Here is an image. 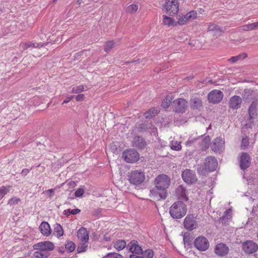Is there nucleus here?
<instances>
[{
    "mask_svg": "<svg viewBox=\"0 0 258 258\" xmlns=\"http://www.w3.org/2000/svg\"><path fill=\"white\" fill-rule=\"evenodd\" d=\"M187 212L186 205L183 201L174 202L170 207L169 213L173 219H181Z\"/></svg>",
    "mask_w": 258,
    "mask_h": 258,
    "instance_id": "f257e3e1",
    "label": "nucleus"
},
{
    "mask_svg": "<svg viewBox=\"0 0 258 258\" xmlns=\"http://www.w3.org/2000/svg\"><path fill=\"white\" fill-rule=\"evenodd\" d=\"M140 158L139 153L134 149L125 150L122 155V158L126 163H134L137 162Z\"/></svg>",
    "mask_w": 258,
    "mask_h": 258,
    "instance_id": "f03ea898",
    "label": "nucleus"
},
{
    "mask_svg": "<svg viewBox=\"0 0 258 258\" xmlns=\"http://www.w3.org/2000/svg\"><path fill=\"white\" fill-rule=\"evenodd\" d=\"M155 186L150 190V196L154 200L161 199V174H159L154 180Z\"/></svg>",
    "mask_w": 258,
    "mask_h": 258,
    "instance_id": "7ed1b4c3",
    "label": "nucleus"
},
{
    "mask_svg": "<svg viewBox=\"0 0 258 258\" xmlns=\"http://www.w3.org/2000/svg\"><path fill=\"white\" fill-rule=\"evenodd\" d=\"M128 179L131 183L139 185L144 181L145 175L141 171H132L128 176Z\"/></svg>",
    "mask_w": 258,
    "mask_h": 258,
    "instance_id": "20e7f679",
    "label": "nucleus"
},
{
    "mask_svg": "<svg viewBox=\"0 0 258 258\" xmlns=\"http://www.w3.org/2000/svg\"><path fill=\"white\" fill-rule=\"evenodd\" d=\"M164 9L167 14L176 15L179 11V6L177 0H166L164 5Z\"/></svg>",
    "mask_w": 258,
    "mask_h": 258,
    "instance_id": "39448f33",
    "label": "nucleus"
},
{
    "mask_svg": "<svg viewBox=\"0 0 258 258\" xmlns=\"http://www.w3.org/2000/svg\"><path fill=\"white\" fill-rule=\"evenodd\" d=\"M195 247L200 251H206L209 248V242L204 236H200L196 238L194 241Z\"/></svg>",
    "mask_w": 258,
    "mask_h": 258,
    "instance_id": "423d86ee",
    "label": "nucleus"
},
{
    "mask_svg": "<svg viewBox=\"0 0 258 258\" xmlns=\"http://www.w3.org/2000/svg\"><path fill=\"white\" fill-rule=\"evenodd\" d=\"M204 170L207 172H212L215 171L218 166V161L216 158L214 156L207 157L204 163Z\"/></svg>",
    "mask_w": 258,
    "mask_h": 258,
    "instance_id": "0eeeda50",
    "label": "nucleus"
},
{
    "mask_svg": "<svg viewBox=\"0 0 258 258\" xmlns=\"http://www.w3.org/2000/svg\"><path fill=\"white\" fill-rule=\"evenodd\" d=\"M183 226L185 229L189 231L196 229L198 227V223L196 220V217L194 215H187L184 220Z\"/></svg>",
    "mask_w": 258,
    "mask_h": 258,
    "instance_id": "6e6552de",
    "label": "nucleus"
},
{
    "mask_svg": "<svg viewBox=\"0 0 258 258\" xmlns=\"http://www.w3.org/2000/svg\"><path fill=\"white\" fill-rule=\"evenodd\" d=\"M33 248L34 249L41 250L45 253H49L47 251L53 250L54 248V245L52 242L45 241L35 244Z\"/></svg>",
    "mask_w": 258,
    "mask_h": 258,
    "instance_id": "1a4fd4ad",
    "label": "nucleus"
},
{
    "mask_svg": "<svg viewBox=\"0 0 258 258\" xmlns=\"http://www.w3.org/2000/svg\"><path fill=\"white\" fill-rule=\"evenodd\" d=\"M181 176L183 181L188 184L194 183L197 180L195 172L190 169L184 170L182 173Z\"/></svg>",
    "mask_w": 258,
    "mask_h": 258,
    "instance_id": "9d476101",
    "label": "nucleus"
},
{
    "mask_svg": "<svg viewBox=\"0 0 258 258\" xmlns=\"http://www.w3.org/2000/svg\"><path fill=\"white\" fill-rule=\"evenodd\" d=\"M223 97V94L222 91L218 90H214L210 92L208 95V99L210 102L212 103H218Z\"/></svg>",
    "mask_w": 258,
    "mask_h": 258,
    "instance_id": "9b49d317",
    "label": "nucleus"
},
{
    "mask_svg": "<svg viewBox=\"0 0 258 258\" xmlns=\"http://www.w3.org/2000/svg\"><path fill=\"white\" fill-rule=\"evenodd\" d=\"M242 248L246 253H253L258 249V245L252 240H247L243 243Z\"/></svg>",
    "mask_w": 258,
    "mask_h": 258,
    "instance_id": "f8f14e48",
    "label": "nucleus"
},
{
    "mask_svg": "<svg viewBox=\"0 0 258 258\" xmlns=\"http://www.w3.org/2000/svg\"><path fill=\"white\" fill-rule=\"evenodd\" d=\"M187 102L184 99L178 98L173 101L174 110L176 112L183 113L185 111Z\"/></svg>",
    "mask_w": 258,
    "mask_h": 258,
    "instance_id": "ddd939ff",
    "label": "nucleus"
},
{
    "mask_svg": "<svg viewBox=\"0 0 258 258\" xmlns=\"http://www.w3.org/2000/svg\"><path fill=\"white\" fill-rule=\"evenodd\" d=\"M171 183L170 178L167 175L162 174V200L165 199L168 194L167 189L169 188Z\"/></svg>",
    "mask_w": 258,
    "mask_h": 258,
    "instance_id": "4468645a",
    "label": "nucleus"
},
{
    "mask_svg": "<svg viewBox=\"0 0 258 258\" xmlns=\"http://www.w3.org/2000/svg\"><path fill=\"white\" fill-rule=\"evenodd\" d=\"M229 252V247L226 244L220 243L217 244L215 248V253L220 256L226 255Z\"/></svg>",
    "mask_w": 258,
    "mask_h": 258,
    "instance_id": "2eb2a0df",
    "label": "nucleus"
},
{
    "mask_svg": "<svg viewBox=\"0 0 258 258\" xmlns=\"http://www.w3.org/2000/svg\"><path fill=\"white\" fill-rule=\"evenodd\" d=\"M224 141L220 137L216 138L211 144V148L214 152L221 151L224 146Z\"/></svg>",
    "mask_w": 258,
    "mask_h": 258,
    "instance_id": "dca6fc26",
    "label": "nucleus"
},
{
    "mask_svg": "<svg viewBox=\"0 0 258 258\" xmlns=\"http://www.w3.org/2000/svg\"><path fill=\"white\" fill-rule=\"evenodd\" d=\"M176 196L178 200H182L183 201H187L188 200L186 188L182 185L178 186L176 188Z\"/></svg>",
    "mask_w": 258,
    "mask_h": 258,
    "instance_id": "f3484780",
    "label": "nucleus"
},
{
    "mask_svg": "<svg viewBox=\"0 0 258 258\" xmlns=\"http://www.w3.org/2000/svg\"><path fill=\"white\" fill-rule=\"evenodd\" d=\"M241 98L239 96L234 95L230 98L229 106L233 110L237 109L241 107Z\"/></svg>",
    "mask_w": 258,
    "mask_h": 258,
    "instance_id": "a211bd4d",
    "label": "nucleus"
},
{
    "mask_svg": "<svg viewBox=\"0 0 258 258\" xmlns=\"http://www.w3.org/2000/svg\"><path fill=\"white\" fill-rule=\"evenodd\" d=\"M257 100L255 99L254 101H252L251 103L250 104L248 108V114L249 116V121L251 123H253L252 120L255 118L257 115Z\"/></svg>",
    "mask_w": 258,
    "mask_h": 258,
    "instance_id": "6ab92c4d",
    "label": "nucleus"
},
{
    "mask_svg": "<svg viewBox=\"0 0 258 258\" xmlns=\"http://www.w3.org/2000/svg\"><path fill=\"white\" fill-rule=\"evenodd\" d=\"M240 166L241 169L245 170L250 165V158L249 155L246 153H243L241 154L240 159Z\"/></svg>",
    "mask_w": 258,
    "mask_h": 258,
    "instance_id": "aec40b11",
    "label": "nucleus"
},
{
    "mask_svg": "<svg viewBox=\"0 0 258 258\" xmlns=\"http://www.w3.org/2000/svg\"><path fill=\"white\" fill-rule=\"evenodd\" d=\"M128 246L130 247V251L134 254H140L143 253L142 247L138 244V242L136 240H132L128 243Z\"/></svg>",
    "mask_w": 258,
    "mask_h": 258,
    "instance_id": "412c9836",
    "label": "nucleus"
},
{
    "mask_svg": "<svg viewBox=\"0 0 258 258\" xmlns=\"http://www.w3.org/2000/svg\"><path fill=\"white\" fill-rule=\"evenodd\" d=\"M77 236L83 243L88 242L89 240V233L87 229L84 227L80 228L78 231Z\"/></svg>",
    "mask_w": 258,
    "mask_h": 258,
    "instance_id": "4be33fe9",
    "label": "nucleus"
},
{
    "mask_svg": "<svg viewBox=\"0 0 258 258\" xmlns=\"http://www.w3.org/2000/svg\"><path fill=\"white\" fill-rule=\"evenodd\" d=\"M208 31L211 32L214 35L216 36H220L223 32L222 28L219 26L213 23L209 24Z\"/></svg>",
    "mask_w": 258,
    "mask_h": 258,
    "instance_id": "5701e85b",
    "label": "nucleus"
},
{
    "mask_svg": "<svg viewBox=\"0 0 258 258\" xmlns=\"http://www.w3.org/2000/svg\"><path fill=\"white\" fill-rule=\"evenodd\" d=\"M190 107L194 110H201L203 108V102L199 98L195 97L190 100Z\"/></svg>",
    "mask_w": 258,
    "mask_h": 258,
    "instance_id": "b1692460",
    "label": "nucleus"
},
{
    "mask_svg": "<svg viewBox=\"0 0 258 258\" xmlns=\"http://www.w3.org/2000/svg\"><path fill=\"white\" fill-rule=\"evenodd\" d=\"M39 229L43 235L48 236L51 233L50 226L47 222H42L40 224Z\"/></svg>",
    "mask_w": 258,
    "mask_h": 258,
    "instance_id": "393cba45",
    "label": "nucleus"
},
{
    "mask_svg": "<svg viewBox=\"0 0 258 258\" xmlns=\"http://www.w3.org/2000/svg\"><path fill=\"white\" fill-rule=\"evenodd\" d=\"M133 144L134 147L140 149L145 148L146 145V142L143 140V138L138 136L135 137L134 138Z\"/></svg>",
    "mask_w": 258,
    "mask_h": 258,
    "instance_id": "a878e982",
    "label": "nucleus"
},
{
    "mask_svg": "<svg viewBox=\"0 0 258 258\" xmlns=\"http://www.w3.org/2000/svg\"><path fill=\"white\" fill-rule=\"evenodd\" d=\"M114 247L118 251L123 249L126 246V242L122 239H117L114 243Z\"/></svg>",
    "mask_w": 258,
    "mask_h": 258,
    "instance_id": "bb28decb",
    "label": "nucleus"
},
{
    "mask_svg": "<svg viewBox=\"0 0 258 258\" xmlns=\"http://www.w3.org/2000/svg\"><path fill=\"white\" fill-rule=\"evenodd\" d=\"M54 234L57 237L59 238L63 234V229L61 226L58 223L54 225L53 229Z\"/></svg>",
    "mask_w": 258,
    "mask_h": 258,
    "instance_id": "cd10ccee",
    "label": "nucleus"
},
{
    "mask_svg": "<svg viewBox=\"0 0 258 258\" xmlns=\"http://www.w3.org/2000/svg\"><path fill=\"white\" fill-rule=\"evenodd\" d=\"M153 125L151 122L146 121L139 125L138 127L140 132H145L152 128Z\"/></svg>",
    "mask_w": 258,
    "mask_h": 258,
    "instance_id": "c85d7f7f",
    "label": "nucleus"
},
{
    "mask_svg": "<svg viewBox=\"0 0 258 258\" xmlns=\"http://www.w3.org/2000/svg\"><path fill=\"white\" fill-rule=\"evenodd\" d=\"M163 21L164 25H167L169 27L176 26V22L171 17L164 16Z\"/></svg>",
    "mask_w": 258,
    "mask_h": 258,
    "instance_id": "c756f323",
    "label": "nucleus"
},
{
    "mask_svg": "<svg viewBox=\"0 0 258 258\" xmlns=\"http://www.w3.org/2000/svg\"><path fill=\"white\" fill-rule=\"evenodd\" d=\"M243 96L244 98L247 100L254 99V91L251 89H245Z\"/></svg>",
    "mask_w": 258,
    "mask_h": 258,
    "instance_id": "7c9ffc66",
    "label": "nucleus"
},
{
    "mask_svg": "<svg viewBox=\"0 0 258 258\" xmlns=\"http://www.w3.org/2000/svg\"><path fill=\"white\" fill-rule=\"evenodd\" d=\"M247 56V55L246 53H243L236 56H232L230 58H229L228 60V61L231 63H235L239 60H242L244 59Z\"/></svg>",
    "mask_w": 258,
    "mask_h": 258,
    "instance_id": "2f4dec72",
    "label": "nucleus"
},
{
    "mask_svg": "<svg viewBox=\"0 0 258 258\" xmlns=\"http://www.w3.org/2000/svg\"><path fill=\"white\" fill-rule=\"evenodd\" d=\"M211 142L210 137L208 136L205 137L201 143V147L203 151H206L209 147Z\"/></svg>",
    "mask_w": 258,
    "mask_h": 258,
    "instance_id": "473e14b6",
    "label": "nucleus"
},
{
    "mask_svg": "<svg viewBox=\"0 0 258 258\" xmlns=\"http://www.w3.org/2000/svg\"><path fill=\"white\" fill-rule=\"evenodd\" d=\"M50 255L49 253H45L41 250L34 252L33 254V258H47Z\"/></svg>",
    "mask_w": 258,
    "mask_h": 258,
    "instance_id": "72a5a7b5",
    "label": "nucleus"
},
{
    "mask_svg": "<svg viewBox=\"0 0 258 258\" xmlns=\"http://www.w3.org/2000/svg\"><path fill=\"white\" fill-rule=\"evenodd\" d=\"M170 146L171 149L175 151H180L182 147L180 143L177 141H171Z\"/></svg>",
    "mask_w": 258,
    "mask_h": 258,
    "instance_id": "f704fd0d",
    "label": "nucleus"
},
{
    "mask_svg": "<svg viewBox=\"0 0 258 258\" xmlns=\"http://www.w3.org/2000/svg\"><path fill=\"white\" fill-rule=\"evenodd\" d=\"M145 116L146 118H152L156 114V111L154 108H152L145 113Z\"/></svg>",
    "mask_w": 258,
    "mask_h": 258,
    "instance_id": "c9c22d12",
    "label": "nucleus"
},
{
    "mask_svg": "<svg viewBox=\"0 0 258 258\" xmlns=\"http://www.w3.org/2000/svg\"><path fill=\"white\" fill-rule=\"evenodd\" d=\"M142 256L143 258H153L154 256V252L151 249H148L144 251H143Z\"/></svg>",
    "mask_w": 258,
    "mask_h": 258,
    "instance_id": "e433bc0d",
    "label": "nucleus"
},
{
    "mask_svg": "<svg viewBox=\"0 0 258 258\" xmlns=\"http://www.w3.org/2000/svg\"><path fill=\"white\" fill-rule=\"evenodd\" d=\"M171 97L169 95L166 96L164 99V101H162V108H166L169 107L171 103Z\"/></svg>",
    "mask_w": 258,
    "mask_h": 258,
    "instance_id": "4c0bfd02",
    "label": "nucleus"
},
{
    "mask_svg": "<svg viewBox=\"0 0 258 258\" xmlns=\"http://www.w3.org/2000/svg\"><path fill=\"white\" fill-rule=\"evenodd\" d=\"M188 20V18L186 17V15H179L178 18V21L176 22V25L178 24L179 25H184L186 22Z\"/></svg>",
    "mask_w": 258,
    "mask_h": 258,
    "instance_id": "58836bf2",
    "label": "nucleus"
},
{
    "mask_svg": "<svg viewBox=\"0 0 258 258\" xmlns=\"http://www.w3.org/2000/svg\"><path fill=\"white\" fill-rule=\"evenodd\" d=\"M65 247L70 252H72L75 250L76 245L74 242L70 241L65 244Z\"/></svg>",
    "mask_w": 258,
    "mask_h": 258,
    "instance_id": "ea45409f",
    "label": "nucleus"
},
{
    "mask_svg": "<svg viewBox=\"0 0 258 258\" xmlns=\"http://www.w3.org/2000/svg\"><path fill=\"white\" fill-rule=\"evenodd\" d=\"M20 199L16 197H14L10 199L8 202V205L12 207L18 204L19 202H20Z\"/></svg>",
    "mask_w": 258,
    "mask_h": 258,
    "instance_id": "a19ab883",
    "label": "nucleus"
},
{
    "mask_svg": "<svg viewBox=\"0 0 258 258\" xmlns=\"http://www.w3.org/2000/svg\"><path fill=\"white\" fill-rule=\"evenodd\" d=\"M114 45V42L112 40L106 42L104 46V51L106 52L110 51Z\"/></svg>",
    "mask_w": 258,
    "mask_h": 258,
    "instance_id": "79ce46f5",
    "label": "nucleus"
},
{
    "mask_svg": "<svg viewBox=\"0 0 258 258\" xmlns=\"http://www.w3.org/2000/svg\"><path fill=\"white\" fill-rule=\"evenodd\" d=\"M138 6L137 5L132 4L128 6L126 9V11L129 13H134L137 11Z\"/></svg>",
    "mask_w": 258,
    "mask_h": 258,
    "instance_id": "37998d69",
    "label": "nucleus"
},
{
    "mask_svg": "<svg viewBox=\"0 0 258 258\" xmlns=\"http://www.w3.org/2000/svg\"><path fill=\"white\" fill-rule=\"evenodd\" d=\"M84 91V86L83 85H79L74 87L71 91L73 93L78 94Z\"/></svg>",
    "mask_w": 258,
    "mask_h": 258,
    "instance_id": "c03bdc74",
    "label": "nucleus"
},
{
    "mask_svg": "<svg viewBox=\"0 0 258 258\" xmlns=\"http://www.w3.org/2000/svg\"><path fill=\"white\" fill-rule=\"evenodd\" d=\"M84 187V186H81L80 187H79L78 189L76 190V191L75 192V196L76 198H80L82 197V196L85 192Z\"/></svg>",
    "mask_w": 258,
    "mask_h": 258,
    "instance_id": "a18cd8bd",
    "label": "nucleus"
},
{
    "mask_svg": "<svg viewBox=\"0 0 258 258\" xmlns=\"http://www.w3.org/2000/svg\"><path fill=\"white\" fill-rule=\"evenodd\" d=\"M242 29L245 31L253 30L256 29L255 22L242 26Z\"/></svg>",
    "mask_w": 258,
    "mask_h": 258,
    "instance_id": "49530a36",
    "label": "nucleus"
},
{
    "mask_svg": "<svg viewBox=\"0 0 258 258\" xmlns=\"http://www.w3.org/2000/svg\"><path fill=\"white\" fill-rule=\"evenodd\" d=\"M249 138L247 137L243 138L241 143V148L242 149H245L249 145Z\"/></svg>",
    "mask_w": 258,
    "mask_h": 258,
    "instance_id": "de8ad7c7",
    "label": "nucleus"
},
{
    "mask_svg": "<svg viewBox=\"0 0 258 258\" xmlns=\"http://www.w3.org/2000/svg\"><path fill=\"white\" fill-rule=\"evenodd\" d=\"M88 246L85 243H81L77 248L78 253H81L86 251Z\"/></svg>",
    "mask_w": 258,
    "mask_h": 258,
    "instance_id": "09e8293b",
    "label": "nucleus"
},
{
    "mask_svg": "<svg viewBox=\"0 0 258 258\" xmlns=\"http://www.w3.org/2000/svg\"><path fill=\"white\" fill-rule=\"evenodd\" d=\"M9 189L3 186L0 188V200L9 192Z\"/></svg>",
    "mask_w": 258,
    "mask_h": 258,
    "instance_id": "8fccbe9b",
    "label": "nucleus"
},
{
    "mask_svg": "<svg viewBox=\"0 0 258 258\" xmlns=\"http://www.w3.org/2000/svg\"><path fill=\"white\" fill-rule=\"evenodd\" d=\"M197 16V12L196 11H191L186 14V17L189 20L191 18L195 19Z\"/></svg>",
    "mask_w": 258,
    "mask_h": 258,
    "instance_id": "3c124183",
    "label": "nucleus"
},
{
    "mask_svg": "<svg viewBox=\"0 0 258 258\" xmlns=\"http://www.w3.org/2000/svg\"><path fill=\"white\" fill-rule=\"evenodd\" d=\"M36 43H33V42H28V43H25L24 44V49H26L27 48H30V47H36Z\"/></svg>",
    "mask_w": 258,
    "mask_h": 258,
    "instance_id": "603ef678",
    "label": "nucleus"
},
{
    "mask_svg": "<svg viewBox=\"0 0 258 258\" xmlns=\"http://www.w3.org/2000/svg\"><path fill=\"white\" fill-rule=\"evenodd\" d=\"M75 98L78 101H83L85 99L84 95L83 94H79L76 96H75Z\"/></svg>",
    "mask_w": 258,
    "mask_h": 258,
    "instance_id": "864d4df0",
    "label": "nucleus"
},
{
    "mask_svg": "<svg viewBox=\"0 0 258 258\" xmlns=\"http://www.w3.org/2000/svg\"><path fill=\"white\" fill-rule=\"evenodd\" d=\"M54 191V189L51 188V189H49L48 190H45V192L48 194L49 197L51 198L53 196Z\"/></svg>",
    "mask_w": 258,
    "mask_h": 258,
    "instance_id": "5fc2aeb1",
    "label": "nucleus"
},
{
    "mask_svg": "<svg viewBox=\"0 0 258 258\" xmlns=\"http://www.w3.org/2000/svg\"><path fill=\"white\" fill-rule=\"evenodd\" d=\"M75 97L74 95H72L70 97H67L64 101H63L62 104H63L64 103H68L73 98Z\"/></svg>",
    "mask_w": 258,
    "mask_h": 258,
    "instance_id": "6e6d98bb",
    "label": "nucleus"
},
{
    "mask_svg": "<svg viewBox=\"0 0 258 258\" xmlns=\"http://www.w3.org/2000/svg\"><path fill=\"white\" fill-rule=\"evenodd\" d=\"M81 212V210L79 209H74L73 210H71V214L76 215Z\"/></svg>",
    "mask_w": 258,
    "mask_h": 258,
    "instance_id": "4d7b16f0",
    "label": "nucleus"
},
{
    "mask_svg": "<svg viewBox=\"0 0 258 258\" xmlns=\"http://www.w3.org/2000/svg\"><path fill=\"white\" fill-rule=\"evenodd\" d=\"M30 170L28 169L25 168L22 170L21 172V174L22 176H26L29 172Z\"/></svg>",
    "mask_w": 258,
    "mask_h": 258,
    "instance_id": "13d9d810",
    "label": "nucleus"
},
{
    "mask_svg": "<svg viewBox=\"0 0 258 258\" xmlns=\"http://www.w3.org/2000/svg\"><path fill=\"white\" fill-rule=\"evenodd\" d=\"M231 213V210L229 209H227L225 211V212H224V215H223V217L224 218L225 217H228V215H230V214Z\"/></svg>",
    "mask_w": 258,
    "mask_h": 258,
    "instance_id": "bf43d9fd",
    "label": "nucleus"
},
{
    "mask_svg": "<svg viewBox=\"0 0 258 258\" xmlns=\"http://www.w3.org/2000/svg\"><path fill=\"white\" fill-rule=\"evenodd\" d=\"M71 210L70 209H67L63 211V213L64 215H66L67 216H69L70 214H71Z\"/></svg>",
    "mask_w": 258,
    "mask_h": 258,
    "instance_id": "052dcab7",
    "label": "nucleus"
},
{
    "mask_svg": "<svg viewBox=\"0 0 258 258\" xmlns=\"http://www.w3.org/2000/svg\"><path fill=\"white\" fill-rule=\"evenodd\" d=\"M130 258H143L142 256H139L136 254H131L130 255Z\"/></svg>",
    "mask_w": 258,
    "mask_h": 258,
    "instance_id": "680f3d73",
    "label": "nucleus"
},
{
    "mask_svg": "<svg viewBox=\"0 0 258 258\" xmlns=\"http://www.w3.org/2000/svg\"><path fill=\"white\" fill-rule=\"evenodd\" d=\"M58 251L60 253H63L64 251V247L63 246L58 247Z\"/></svg>",
    "mask_w": 258,
    "mask_h": 258,
    "instance_id": "e2e57ef3",
    "label": "nucleus"
},
{
    "mask_svg": "<svg viewBox=\"0 0 258 258\" xmlns=\"http://www.w3.org/2000/svg\"><path fill=\"white\" fill-rule=\"evenodd\" d=\"M43 46V44L42 43H36V47H42Z\"/></svg>",
    "mask_w": 258,
    "mask_h": 258,
    "instance_id": "0e129e2a",
    "label": "nucleus"
},
{
    "mask_svg": "<svg viewBox=\"0 0 258 258\" xmlns=\"http://www.w3.org/2000/svg\"><path fill=\"white\" fill-rule=\"evenodd\" d=\"M70 185L74 186L75 184V182L74 181H71L69 183Z\"/></svg>",
    "mask_w": 258,
    "mask_h": 258,
    "instance_id": "69168bd1",
    "label": "nucleus"
},
{
    "mask_svg": "<svg viewBox=\"0 0 258 258\" xmlns=\"http://www.w3.org/2000/svg\"><path fill=\"white\" fill-rule=\"evenodd\" d=\"M256 29H258V21L255 22Z\"/></svg>",
    "mask_w": 258,
    "mask_h": 258,
    "instance_id": "338daca9",
    "label": "nucleus"
},
{
    "mask_svg": "<svg viewBox=\"0 0 258 258\" xmlns=\"http://www.w3.org/2000/svg\"><path fill=\"white\" fill-rule=\"evenodd\" d=\"M57 0H53V3H55Z\"/></svg>",
    "mask_w": 258,
    "mask_h": 258,
    "instance_id": "774afa93",
    "label": "nucleus"
}]
</instances>
